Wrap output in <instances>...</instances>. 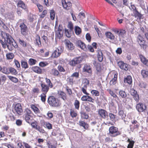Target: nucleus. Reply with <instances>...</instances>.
<instances>
[{
    "label": "nucleus",
    "instance_id": "1a4fd4ad",
    "mask_svg": "<svg viewBox=\"0 0 148 148\" xmlns=\"http://www.w3.org/2000/svg\"><path fill=\"white\" fill-rule=\"evenodd\" d=\"M84 108L86 111L87 112H93L96 110L95 106L93 104L89 103L88 105L84 106Z\"/></svg>",
    "mask_w": 148,
    "mask_h": 148
},
{
    "label": "nucleus",
    "instance_id": "393cba45",
    "mask_svg": "<svg viewBox=\"0 0 148 148\" xmlns=\"http://www.w3.org/2000/svg\"><path fill=\"white\" fill-rule=\"evenodd\" d=\"M62 4L64 8L67 10L70 9L71 6V3L70 2H68L67 3L65 1L64 3L62 2Z\"/></svg>",
    "mask_w": 148,
    "mask_h": 148
},
{
    "label": "nucleus",
    "instance_id": "72a5a7b5",
    "mask_svg": "<svg viewBox=\"0 0 148 148\" xmlns=\"http://www.w3.org/2000/svg\"><path fill=\"white\" fill-rule=\"evenodd\" d=\"M89 84V81L88 80L86 79H84L82 81V85L83 87H85V86L87 88V86H88Z\"/></svg>",
    "mask_w": 148,
    "mask_h": 148
},
{
    "label": "nucleus",
    "instance_id": "e2e57ef3",
    "mask_svg": "<svg viewBox=\"0 0 148 148\" xmlns=\"http://www.w3.org/2000/svg\"><path fill=\"white\" fill-rule=\"evenodd\" d=\"M68 27L71 31H73V25L71 22H69L68 25Z\"/></svg>",
    "mask_w": 148,
    "mask_h": 148
},
{
    "label": "nucleus",
    "instance_id": "39448f33",
    "mask_svg": "<svg viewBox=\"0 0 148 148\" xmlns=\"http://www.w3.org/2000/svg\"><path fill=\"white\" fill-rule=\"evenodd\" d=\"M109 135L111 137H116L120 134L118 131V128L114 126L110 127L109 129Z\"/></svg>",
    "mask_w": 148,
    "mask_h": 148
},
{
    "label": "nucleus",
    "instance_id": "338daca9",
    "mask_svg": "<svg viewBox=\"0 0 148 148\" xmlns=\"http://www.w3.org/2000/svg\"><path fill=\"white\" fill-rule=\"evenodd\" d=\"M78 17L79 18H85V15L84 13L81 12L78 14Z\"/></svg>",
    "mask_w": 148,
    "mask_h": 148
},
{
    "label": "nucleus",
    "instance_id": "69168bd1",
    "mask_svg": "<svg viewBox=\"0 0 148 148\" xmlns=\"http://www.w3.org/2000/svg\"><path fill=\"white\" fill-rule=\"evenodd\" d=\"M79 73L77 72H75L73 73L71 76L73 78L75 77L76 78H77L79 77Z\"/></svg>",
    "mask_w": 148,
    "mask_h": 148
},
{
    "label": "nucleus",
    "instance_id": "de8ad7c7",
    "mask_svg": "<svg viewBox=\"0 0 148 148\" xmlns=\"http://www.w3.org/2000/svg\"><path fill=\"white\" fill-rule=\"evenodd\" d=\"M80 114L81 115L82 117L83 118L86 119H87L88 118L89 116L86 112H80Z\"/></svg>",
    "mask_w": 148,
    "mask_h": 148
},
{
    "label": "nucleus",
    "instance_id": "8fccbe9b",
    "mask_svg": "<svg viewBox=\"0 0 148 148\" xmlns=\"http://www.w3.org/2000/svg\"><path fill=\"white\" fill-rule=\"evenodd\" d=\"M36 62V61L35 60L31 58L29 60L28 62L30 65H32L35 64Z\"/></svg>",
    "mask_w": 148,
    "mask_h": 148
},
{
    "label": "nucleus",
    "instance_id": "a19ab883",
    "mask_svg": "<svg viewBox=\"0 0 148 148\" xmlns=\"http://www.w3.org/2000/svg\"><path fill=\"white\" fill-rule=\"evenodd\" d=\"M21 63V66L22 68L26 69L28 67V65L27 62L24 61H22Z\"/></svg>",
    "mask_w": 148,
    "mask_h": 148
},
{
    "label": "nucleus",
    "instance_id": "f704fd0d",
    "mask_svg": "<svg viewBox=\"0 0 148 148\" xmlns=\"http://www.w3.org/2000/svg\"><path fill=\"white\" fill-rule=\"evenodd\" d=\"M141 74L144 78L147 77L148 76V71L147 70L143 69L141 71Z\"/></svg>",
    "mask_w": 148,
    "mask_h": 148
},
{
    "label": "nucleus",
    "instance_id": "a211bd4d",
    "mask_svg": "<svg viewBox=\"0 0 148 148\" xmlns=\"http://www.w3.org/2000/svg\"><path fill=\"white\" fill-rule=\"evenodd\" d=\"M98 113L100 116L102 118L105 119L107 116V112L104 110L101 109L99 110Z\"/></svg>",
    "mask_w": 148,
    "mask_h": 148
},
{
    "label": "nucleus",
    "instance_id": "3c124183",
    "mask_svg": "<svg viewBox=\"0 0 148 148\" xmlns=\"http://www.w3.org/2000/svg\"><path fill=\"white\" fill-rule=\"evenodd\" d=\"M46 94L43 93L40 95L41 99L43 102H45L46 101Z\"/></svg>",
    "mask_w": 148,
    "mask_h": 148
},
{
    "label": "nucleus",
    "instance_id": "5701e85b",
    "mask_svg": "<svg viewBox=\"0 0 148 148\" xmlns=\"http://www.w3.org/2000/svg\"><path fill=\"white\" fill-rule=\"evenodd\" d=\"M117 77V73H115L114 75V78L110 81V84L111 85H113L116 84Z\"/></svg>",
    "mask_w": 148,
    "mask_h": 148
},
{
    "label": "nucleus",
    "instance_id": "f03ea898",
    "mask_svg": "<svg viewBox=\"0 0 148 148\" xmlns=\"http://www.w3.org/2000/svg\"><path fill=\"white\" fill-rule=\"evenodd\" d=\"M26 20L24 19H20L18 21V24L19 25L21 33L22 35L25 36L27 34L28 29L27 25L25 24Z\"/></svg>",
    "mask_w": 148,
    "mask_h": 148
},
{
    "label": "nucleus",
    "instance_id": "f8f14e48",
    "mask_svg": "<svg viewBox=\"0 0 148 148\" xmlns=\"http://www.w3.org/2000/svg\"><path fill=\"white\" fill-rule=\"evenodd\" d=\"M131 95L133 97L134 99L136 101H138L139 100L138 95L137 93V92L133 89H131L130 91Z\"/></svg>",
    "mask_w": 148,
    "mask_h": 148
},
{
    "label": "nucleus",
    "instance_id": "2f4dec72",
    "mask_svg": "<svg viewBox=\"0 0 148 148\" xmlns=\"http://www.w3.org/2000/svg\"><path fill=\"white\" fill-rule=\"evenodd\" d=\"M32 70L34 72L38 73H40L41 72V70L39 67L36 66L32 68Z\"/></svg>",
    "mask_w": 148,
    "mask_h": 148
},
{
    "label": "nucleus",
    "instance_id": "c03bdc74",
    "mask_svg": "<svg viewBox=\"0 0 148 148\" xmlns=\"http://www.w3.org/2000/svg\"><path fill=\"white\" fill-rule=\"evenodd\" d=\"M138 41L139 44L142 45V43H145V42L143 38L140 35H139L138 36Z\"/></svg>",
    "mask_w": 148,
    "mask_h": 148
},
{
    "label": "nucleus",
    "instance_id": "6e6552de",
    "mask_svg": "<svg viewBox=\"0 0 148 148\" xmlns=\"http://www.w3.org/2000/svg\"><path fill=\"white\" fill-rule=\"evenodd\" d=\"M81 62V60L79 58H76L70 61L69 64L71 66H75L76 64H78Z\"/></svg>",
    "mask_w": 148,
    "mask_h": 148
},
{
    "label": "nucleus",
    "instance_id": "09e8293b",
    "mask_svg": "<svg viewBox=\"0 0 148 148\" xmlns=\"http://www.w3.org/2000/svg\"><path fill=\"white\" fill-rule=\"evenodd\" d=\"M8 78L10 79L12 82H13L14 83H16L18 81V79L15 77H13L12 76H8Z\"/></svg>",
    "mask_w": 148,
    "mask_h": 148
},
{
    "label": "nucleus",
    "instance_id": "0eeeda50",
    "mask_svg": "<svg viewBox=\"0 0 148 148\" xmlns=\"http://www.w3.org/2000/svg\"><path fill=\"white\" fill-rule=\"evenodd\" d=\"M146 105L144 103H139L137 104L136 108L139 112L144 111L147 109Z\"/></svg>",
    "mask_w": 148,
    "mask_h": 148
},
{
    "label": "nucleus",
    "instance_id": "9d476101",
    "mask_svg": "<svg viewBox=\"0 0 148 148\" xmlns=\"http://www.w3.org/2000/svg\"><path fill=\"white\" fill-rule=\"evenodd\" d=\"M14 110L16 113L19 115L21 114L23 112L21 104L18 103L14 106Z\"/></svg>",
    "mask_w": 148,
    "mask_h": 148
},
{
    "label": "nucleus",
    "instance_id": "b1692460",
    "mask_svg": "<svg viewBox=\"0 0 148 148\" xmlns=\"http://www.w3.org/2000/svg\"><path fill=\"white\" fill-rule=\"evenodd\" d=\"M83 71L86 72L88 73H91V69L90 66L87 64L84 65V67L83 68Z\"/></svg>",
    "mask_w": 148,
    "mask_h": 148
},
{
    "label": "nucleus",
    "instance_id": "2eb2a0df",
    "mask_svg": "<svg viewBox=\"0 0 148 148\" xmlns=\"http://www.w3.org/2000/svg\"><path fill=\"white\" fill-rule=\"evenodd\" d=\"M17 6L18 7L21 8L24 10L26 11H28L27 6L21 0L19 1L17 3Z\"/></svg>",
    "mask_w": 148,
    "mask_h": 148
},
{
    "label": "nucleus",
    "instance_id": "0e129e2a",
    "mask_svg": "<svg viewBox=\"0 0 148 148\" xmlns=\"http://www.w3.org/2000/svg\"><path fill=\"white\" fill-rule=\"evenodd\" d=\"M134 142L133 140H131V142L128 144L127 146V148H133Z\"/></svg>",
    "mask_w": 148,
    "mask_h": 148
},
{
    "label": "nucleus",
    "instance_id": "13d9d810",
    "mask_svg": "<svg viewBox=\"0 0 148 148\" xmlns=\"http://www.w3.org/2000/svg\"><path fill=\"white\" fill-rule=\"evenodd\" d=\"M10 73H11L14 75H16L17 74V72L16 70L13 68H10Z\"/></svg>",
    "mask_w": 148,
    "mask_h": 148
},
{
    "label": "nucleus",
    "instance_id": "bb28decb",
    "mask_svg": "<svg viewBox=\"0 0 148 148\" xmlns=\"http://www.w3.org/2000/svg\"><path fill=\"white\" fill-rule=\"evenodd\" d=\"M61 54V52H59V49H56L52 53V56L54 58L59 56Z\"/></svg>",
    "mask_w": 148,
    "mask_h": 148
},
{
    "label": "nucleus",
    "instance_id": "cd10ccee",
    "mask_svg": "<svg viewBox=\"0 0 148 148\" xmlns=\"http://www.w3.org/2000/svg\"><path fill=\"white\" fill-rule=\"evenodd\" d=\"M36 45L39 47L41 46V43L40 41V37L38 35H37L36 36Z\"/></svg>",
    "mask_w": 148,
    "mask_h": 148
},
{
    "label": "nucleus",
    "instance_id": "ea45409f",
    "mask_svg": "<svg viewBox=\"0 0 148 148\" xmlns=\"http://www.w3.org/2000/svg\"><path fill=\"white\" fill-rule=\"evenodd\" d=\"M119 94L120 96L122 98H125L127 97L126 93L124 91H120L119 92Z\"/></svg>",
    "mask_w": 148,
    "mask_h": 148
},
{
    "label": "nucleus",
    "instance_id": "a878e982",
    "mask_svg": "<svg viewBox=\"0 0 148 148\" xmlns=\"http://www.w3.org/2000/svg\"><path fill=\"white\" fill-rule=\"evenodd\" d=\"M132 82V77L130 75H128L124 79V82L125 83L131 84Z\"/></svg>",
    "mask_w": 148,
    "mask_h": 148
},
{
    "label": "nucleus",
    "instance_id": "7ed1b4c3",
    "mask_svg": "<svg viewBox=\"0 0 148 148\" xmlns=\"http://www.w3.org/2000/svg\"><path fill=\"white\" fill-rule=\"evenodd\" d=\"M55 30L56 38L57 39H60L62 36L63 33V29L62 26L59 25L58 27V25L56 24Z\"/></svg>",
    "mask_w": 148,
    "mask_h": 148
},
{
    "label": "nucleus",
    "instance_id": "37998d69",
    "mask_svg": "<svg viewBox=\"0 0 148 148\" xmlns=\"http://www.w3.org/2000/svg\"><path fill=\"white\" fill-rule=\"evenodd\" d=\"M118 114L122 119H123L126 116V115L124 113L123 111L122 110H120L119 111Z\"/></svg>",
    "mask_w": 148,
    "mask_h": 148
},
{
    "label": "nucleus",
    "instance_id": "aec40b11",
    "mask_svg": "<svg viewBox=\"0 0 148 148\" xmlns=\"http://www.w3.org/2000/svg\"><path fill=\"white\" fill-rule=\"evenodd\" d=\"M81 99L83 101H87L92 102H93L94 101V99L91 97L88 96H83L81 98Z\"/></svg>",
    "mask_w": 148,
    "mask_h": 148
},
{
    "label": "nucleus",
    "instance_id": "6e6d98bb",
    "mask_svg": "<svg viewBox=\"0 0 148 148\" xmlns=\"http://www.w3.org/2000/svg\"><path fill=\"white\" fill-rule=\"evenodd\" d=\"M70 114L71 116L73 117H75L77 115L76 112L72 110H71Z\"/></svg>",
    "mask_w": 148,
    "mask_h": 148
},
{
    "label": "nucleus",
    "instance_id": "774afa93",
    "mask_svg": "<svg viewBox=\"0 0 148 148\" xmlns=\"http://www.w3.org/2000/svg\"><path fill=\"white\" fill-rule=\"evenodd\" d=\"M126 33V31L125 30L121 29H120L119 33V36H122Z\"/></svg>",
    "mask_w": 148,
    "mask_h": 148
},
{
    "label": "nucleus",
    "instance_id": "864d4df0",
    "mask_svg": "<svg viewBox=\"0 0 148 148\" xmlns=\"http://www.w3.org/2000/svg\"><path fill=\"white\" fill-rule=\"evenodd\" d=\"M58 71L60 72H64L65 71V69L63 66L61 65H59L57 67Z\"/></svg>",
    "mask_w": 148,
    "mask_h": 148
},
{
    "label": "nucleus",
    "instance_id": "4468645a",
    "mask_svg": "<svg viewBox=\"0 0 148 148\" xmlns=\"http://www.w3.org/2000/svg\"><path fill=\"white\" fill-rule=\"evenodd\" d=\"M64 43L66 47L69 50H72L74 48V46L73 44L69 40H65L64 41Z\"/></svg>",
    "mask_w": 148,
    "mask_h": 148
},
{
    "label": "nucleus",
    "instance_id": "a18cd8bd",
    "mask_svg": "<svg viewBox=\"0 0 148 148\" xmlns=\"http://www.w3.org/2000/svg\"><path fill=\"white\" fill-rule=\"evenodd\" d=\"M6 56L8 60L12 59L14 57V55L12 53H9L6 54Z\"/></svg>",
    "mask_w": 148,
    "mask_h": 148
},
{
    "label": "nucleus",
    "instance_id": "4be33fe9",
    "mask_svg": "<svg viewBox=\"0 0 148 148\" xmlns=\"http://www.w3.org/2000/svg\"><path fill=\"white\" fill-rule=\"evenodd\" d=\"M106 38L111 40H114L115 38V36L110 32H107L105 34Z\"/></svg>",
    "mask_w": 148,
    "mask_h": 148
},
{
    "label": "nucleus",
    "instance_id": "c9c22d12",
    "mask_svg": "<svg viewBox=\"0 0 148 148\" xmlns=\"http://www.w3.org/2000/svg\"><path fill=\"white\" fill-rule=\"evenodd\" d=\"M79 125H80L83 127L85 129H87L88 127V125L83 121H79Z\"/></svg>",
    "mask_w": 148,
    "mask_h": 148
},
{
    "label": "nucleus",
    "instance_id": "412c9836",
    "mask_svg": "<svg viewBox=\"0 0 148 148\" xmlns=\"http://www.w3.org/2000/svg\"><path fill=\"white\" fill-rule=\"evenodd\" d=\"M42 87L41 90L44 93H47L49 89V87L44 84L42 83L41 84Z\"/></svg>",
    "mask_w": 148,
    "mask_h": 148
},
{
    "label": "nucleus",
    "instance_id": "20e7f679",
    "mask_svg": "<svg viewBox=\"0 0 148 148\" xmlns=\"http://www.w3.org/2000/svg\"><path fill=\"white\" fill-rule=\"evenodd\" d=\"M48 103L51 106H58L59 105L58 100L53 96H50L48 99Z\"/></svg>",
    "mask_w": 148,
    "mask_h": 148
},
{
    "label": "nucleus",
    "instance_id": "5fc2aeb1",
    "mask_svg": "<svg viewBox=\"0 0 148 148\" xmlns=\"http://www.w3.org/2000/svg\"><path fill=\"white\" fill-rule=\"evenodd\" d=\"M74 106L76 109H78L79 108V102L78 100H76L75 101Z\"/></svg>",
    "mask_w": 148,
    "mask_h": 148
},
{
    "label": "nucleus",
    "instance_id": "052dcab7",
    "mask_svg": "<svg viewBox=\"0 0 148 148\" xmlns=\"http://www.w3.org/2000/svg\"><path fill=\"white\" fill-rule=\"evenodd\" d=\"M91 93L95 96H98L99 95V92L97 90H92L91 92Z\"/></svg>",
    "mask_w": 148,
    "mask_h": 148
},
{
    "label": "nucleus",
    "instance_id": "79ce46f5",
    "mask_svg": "<svg viewBox=\"0 0 148 148\" xmlns=\"http://www.w3.org/2000/svg\"><path fill=\"white\" fill-rule=\"evenodd\" d=\"M18 43L21 45L23 47H27V43L24 40H21L19 38L18 39Z\"/></svg>",
    "mask_w": 148,
    "mask_h": 148
},
{
    "label": "nucleus",
    "instance_id": "f3484780",
    "mask_svg": "<svg viewBox=\"0 0 148 148\" xmlns=\"http://www.w3.org/2000/svg\"><path fill=\"white\" fill-rule=\"evenodd\" d=\"M118 65L121 69H124L125 70H127L128 69L127 64L124 63L122 61L118 62Z\"/></svg>",
    "mask_w": 148,
    "mask_h": 148
},
{
    "label": "nucleus",
    "instance_id": "9b49d317",
    "mask_svg": "<svg viewBox=\"0 0 148 148\" xmlns=\"http://www.w3.org/2000/svg\"><path fill=\"white\" fill-rule=\"evenodd\" d=\"M6 19H3L0 18V25L5 30H8V24L7 23Z\"/></svg>",
    "mask_w": 148,
    "mask_h": 148
},
{
    "label": "nucleus",
    "instance_id": "dca6fc26",
    "mask_svg": "<svg viewBox=\"0 0 148 148\" xmlns=\"http://www.w3.org/2000/svg\"><path fill=\"white\" fill-rule=\"evenodd\" d=\"M139 57L141 62L145 66L148 67V60L144 56L141 54L140 55Z\"/></svg>",
    "mask_w": 148,
    "mask_h": 148
},
{
    "label": "nucleus",
    "instance_id": "473e14b6",
    "mask_svg": "<svg viewBox=\"0 0 148 148\" xmlns=\"http://www.w3.org/2000/svg\"><path fill=\"white\" fill-rule=\"evenodd\" d=\"M51 73L52 74L55 76H58L59 74V71L56 69H52L51 71Z\"/></svg>",
    "mask_w": 148,
    "mask_h": 148
},
{
    "label": "nucleus",
    "instance_id": "423d86ee",
    "mask_svg": "<svg viewBox=\"0 0 148 148\" xmlns=\"http://www.w3.org/2000/svg\"><path fill=\"white\" fill-rule=\"evenodd\" d=\"M32 111L28 108H26L24 111V118L26 121L28 123H29V120L31 117V114Z\"/></svg>",
    "mask_w": 148,
    "mask_h": 148
},
{
    "label": "nucleus",
    "instance_id": "603ef678",
    "mask_svg": "<svg viewBox=\"0 0 148 148\" xmlns=\"http://www.w3.org/2000/svg\"><path fill=\"white\" fill-rule=\"evenodd\" d=\"M50 17L51 19L52 20H54L55 17V14L54 11L53 10H51L50 12Z\"/></svg>",
    "mask_w": 148,
    "mask_h": 148
},
{
    "label": "nucleus",
    "instance_id": "49530a36",
    "mask_svg": "<svg viewBox=\"0 0 148 148\" xmlns=\"http://www.w3.org/2000/svg\"><path fill=\"white\" fill-rule=\"evenodd\" d=\"M108 91L110 95L114 98H118V97L116 95L114 92H113L110 89L108 90Z\"/></svg>",
    "mask_w": 148,
    "mask_h": 148
},
{
    "label": "nucleus",
    "instance_id": "bf43d9fd",
    "mask_svg": "<svg viewBox=\"0 0 148 148\" xmlns=\"http://www.w3.org/2000/svg\"><path fill=\"white\" fill-rule=\"evenodd\" d=\"M36 129L41 133H44L45 132V130L39 126H38Z\"/></svg>",
    "mask_w": 148,
    "mask_h": 148
},
{
    "label": "nucleus",
    "instance_id": "4c0bfd02",
    "mask_svg": "<svg viewBox=\"0 0 148 148\" xmlns=\"http://www.w3.org/2000/svg\"><path fill=\"white\" fill-rule=\"evenodd\" d=\"M75 34L77 35L79 34L81 32V29L78 26L75 27Z\"/></svg>",
    "mask_w": 148,
    "mask_h": 148
},
{
    "label": "nucleus",
    "instance_id": "ddd939ff",
    "mask_svg": "<svg viewBox=\"0 0 148 148\" xmlns=\"http://www.w3.org/2000/svg\"><path fill=\"white\" fill-rule=\"evenodd\" d=\"M76 44L78 47H80L83 50L86 51L87 48L85 44L80 40H78L76 41Z\"/></svg>",
    "mask_w": 148,
    "mask_h": 148
},
{
    "label": "nucleus",
    "instance_id": "e433bc0d",
    "mask_svg": "<svg viewBox=\"0 0 148 148\" xmlns=\"http://www.w3.org/2000/svg\"><path fill=\"white\" fill-rule=\"evenodd\" d=\"M60 96L64 101L66 99V94L63 92H60L59 93Z\"/></svg>",
    "mask_w": 148,
    "mask_h": 148
},
{
    "label": "nucleus",
    "instance_id": "680f3d73",
    "mask_svg": "<svg viewBox=\"0 0 148 148\" xmlns=\"http://www.w3.org/2000/svg\"><path fill=\"white\" fill-rule=\"evenodd\" d=\"M139 86L142 88H145L146 87V84L145 83L141 82L139 84Z\"/></svg>",
    "mask_w": 148,
    "mask_h": 148
},
{
    "label": "nucleus",
    "instance_id": "f257e3e1",
    "mask_svg": "<svg viewBox=\"0 0 148 148\" xmlns=\"http://www.w3.org/2000/svg\"><path fill=\"white\" fill-rule=\"evenodd\" d=\"M1 34L2 37L4 39V41H1L2 47L4 49H6L7 47L10 51H12L14 48L18 47V45L17 43L8 34L2 32Z\"/></svg>",
    "mask_w": 148,
    "mask_h": 148
},
{
    "label": "nucleus",
    "instance_id": "6ab92c4d",
    "mask_svg": "<svg viewBox=\"0 0 148 148\" xmlns=\"http://www.w3.org/2000/svg\"><path fill=\"white\" fill-rule=\"evenodd\" d=\"M133 7L134 8H133V13L134 14V16L136 17H138L139 19L142 18V14L139 13L136 10V8L134 6Z\"/></svg>",
    "mask_w": 148,
    "mask_h": 148
},
{
    "label": "nucleus",
    "instance_id": "4d7b16f0",
    "mask_svg": "<svg viewBox=\"0 0 148 148\" xmlns=\"http://www.w3.org/2000/svg\"><path fill=\"white\" fill-rule=\"evenodd\" d=\"M113 140V139L110 137H106L105 138V142L110 143L112 142Z\"/></svg>",
    "mask_w": 148,
    "mask_h": 148
},
{
    "label": "nucleus",
    "instance_id": "c85d7f7f",
    "mask_svg": "<svg viewBox=\"0 0 148 148\" xmlns=\"http://www.w3.org/2000/svg\"><path fill=\"white\" fill-rule=\"evenodd\" d=\"M2 69L1 70V72L5 74L10 73V68H7L5 66H3L2 68Z\"/></svg>",
    "mask_w": 148,
    "mask_h": 148
},
{
    "label": "nucleus",
    "instance_id": "c756f323",
    "mask_svg": "<svg viewBox=\"0 0 148 148\" xmlns=\"http://www.w3.org/2000/svg\"><path fill=\"white\" fill-rule=\"evenodd\" d=\"M97 57L98 60L99 62H101L102 61L103 59V54L101 51H98Z\"/></svg>",
    "mask_w": 148,
    "mask_h": 148
},
{
    "label": "nucleus",
    "instance_id": "7c9ffc66",
    "mask_svg": "<svg viewBox=\"0 0 148 148\" xmlns=\"http://www.w3.org/2000/svg\"><path fill=\"white\" fill-rule=\"evenodd\" d=\"M31 108L35 113H38L40 112V111L39 109L35 105H31Z\"/></svg>",
    "mask_w": 148,
    "mask_h": 148
},
{
    "label": "nucleus",
    "instance_id": "58836bf2",
    "mask_svg": "<svg viewBox=\"0 0 148 148\" xmlns=\"http://www.w3.org/2000/svg\"><path fill=\"white\" fill-rule=\"evenodd\" d=\"M45 80L48 86H49L50 88H52L53 87V85L50 79L46 78L45 79Z\"/></svg>",
    "mask_w": 148,
    "mask_h": 148
}]
</instances>
